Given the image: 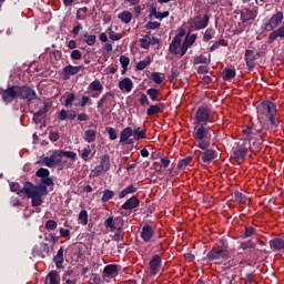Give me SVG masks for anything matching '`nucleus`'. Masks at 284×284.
I'll return each instance as SVG.
<instances>
[{
	"label": "nucleus",
	"instance_id": "nucleus-49",
	"mask_svg": "<svg viewBox=\"0 0 284 284\" xmlns=\"http://www.w3.org/2000/svg\"><path fill=\"white\" fill-rule=\"evenodd\" d=\"M146 94L150 97L151 101H159V94L161 93L159 89L151 88L146 90Z\"/></svg>",
	"mask_w": 284,
	"mask_h": 284
},
{
	"label": "nucleus",
	"instance_id": "nucleus-42",
	"mask_svg": "<svg viewBox=\"0 0 284 284\" xmlns=\"http://www.w3.org/2000/svg\"><path fill=\"white\" fill-rule=\"evenodd\" d=\"M118 19L122 21V23H130L132 21V12L130 11H122L121 13L118 14Z\"/></svg>",
	"mask_w": 284,
	"mask_h": 284
},
{
	"label": "nucleus",
	"instance_id": "nucleus-62",
	"mask_svg": "<svg viewBox=\"0 0 284 284\" xmlns=\"http://www.w3.org/2000/svg\"><path fill=\"white\" fill-rule=\"evenodd\" d=\"M75 100H77V95L74 93H69L64 101V106L70 108V105H72V103H74Z\"/></svg>",
	"mask_w": 284,
	"mask_h": 284
},
{
	"label": "nucleus",
	"instance_id": "nucleus-34",
	"mask_svg": "<svg viewBox=\"0 0 284 284\" xmlns=\"http://www.w3.org/2000/svg\"><path fill=\"white\" fill-rule=\"evenodd\" d=\"M236 78V70L235 69H227L225 68L222 71V79L223 81H232V79Z\"/></svg>",
	"mask_w": 284,
	"mask_h": 284
},
{
	"label": "nucleus",
	"instance_id": "nucleus-51",
	"mask_svg": "<svg viewBox=\"0 0 284 284\" xmlns=\"http://www.w3.org/2000/svg\"><path fill=\"white\" fill-rule=\"evenodd\" d=\"M82 41L89 45H94L97 43V36H90L88 32H84Z\"/></svg>",
	"mask_w": 284,
	"mask_h": 284
},
{
	"label": "nucleus",
	"instance_id": "nucleus-47",
	"mask_svg": "<svg viewBox=\"0 0 284 284\" xmlns=\"http://www.w3.org/2000/svg\"><path fill=\"white\" fill-rule=\"evenodd\" d=\"M114 235L112 237L113 241H123V236H125V232H123V229L121 226H118L114 231Z\"/></svg>",
	"mask_w": 284,
	"mask_h": 284
},
{
	"label": "nucleus",
	"instance_id": "nucleus-43",
	"mask_svg": "<svg viewBox=\"0 0 284 284\" xmlns=\"http://www.w3.org/2000/svg\"><path fill=\"white\" fill-rule=\"evenodd\" d=\"M152 63V57L148 55L145 59L141 60L136 63V70H145L148 65Z\"/></svg>",
	"mask_w": 284,
	"mask_h": 284
},
{
	"label": "nucleus",
	"instance_id": "nucleus-25",
	"mask_svg": "<svg viewBox=\"0 0 284 284\" xmlns=\"http://www.w3.org/2000/svg\"><path fill=\"white\" fill-rule=\"evenodd\" d=\"M34 252L40 258H45L47 254H50V245L47 243H40L34 247Z\"/></svg>",
	"mask_w": 284,
	"mask_h": 284
},
{
	"label": "nucleus",
	"instance_id": "nucleus-39",
	"mask_svg": "<svg viewBox=\"0 0 284 284\" xmlns=\"http://www.w3.org/2000/svg\"><path fill=\"white\" fill-rule=\"evenodd\" d=\"M232 197L235 203H242L243 205L247 203V196H245V194L239 191H234V193L232 194Z\"/></svg>",
	"mask_w": 284,
	"mask_h": 284
},
{
	"label": "nucleus",
	"instance_id": "nucleus-40",
	"mask_svg": "<svg viewBox=\"0 0 284 284\" xmlns=\"http://www.w3.org/2000/svg\"><path fill=\"white\" fill-rule=\"evenodd\" d=\"M239 250H256V242H254V239H251L248 241L245 242H241Z\"/></svg>",
	"mask_w": 284,
	"mask_h": 284
},
{
	"label": "nucleus",
	"instance_id": "nucleus-20",
	"mask_svg": "<svg viewBox=\"0 0 284 284\" xmlns=\"http://www.w3.org/2000/svg\"><path fill=\"white\" fill-rule=\"evenodd\" d=\"M52 108V102L44 101L43 106L40 108L36 113H33V123H41V116L43 114H48L50 112V109Z\"/></svg>",
	"mask_w": 284,
	"mask_h": 284
},
{
	"label": "nucleus",
	"instance_id": "nucleus-61",
	"mask_svg": "<svg viewBox=\"0 0 284 284\" xmlns=\"http://www.w3.org/2000/svg\"><path fill=\"white\" fill-rule=\"evenodd\" d=\"M106 132L109 134L110 141H116V139L119 138V135L116 133V129H114L112 126H108Z\"/></svg>",
	"mask_w": 284,
	"mask_h": 284
},
{
	"label": "nucleus",
	"instance_id": "nucleus-57",
	"mask_svg": "<svg viewBox=\"0 0 284 284\" xmlns=\"http://www.w3.org/2000/svg\"><path fill=\"white\" fill-rule=\"evenodd\" d=\"M190 163H192V158H184L179 161L178 168L180 170H185V168H187L190 165Z\"/></svg>",
	"mask_w": 284,
	"mask_h": 284
},
{
	"label": "nucleus",
	"instance_id": "nucleus-60",
	"mask_svg": "<svg viewBox=\"0 0 284 284\" xmlns=\"http://www.w3.org/2000/svg\"><path fill=\"white\" fill-rule=\"evenodd\" d=\"M92 154V150L87 146L82 150L80 156L83 159L85 162L90 161V155Z\"/></svg>",
	"mask_w": 284,
	"mask_h": 284
},
{
	"label": "nucleus",
	"instance_id": "nucleus-53",
	"mask_svg": "<svg viewBox=\"0 0 284 284\" xmlns=\"http://www.w3.org/2000/svg\"><path fill=\"white\" fill-rule=\"evenodd\" d=\"M159 112H161V106H159V104H152L146 110L148 116H154V114H159Z\"/></svg>",
	"mask_w": 284,
	"mask_h": 284
},
{
	"label": "nucleus",
	"instance_id": "nucleus-46",
	"mask_svg": "<svg viewBox=\"0 0 284 284\" xmlns=\"http://www.w3.org/2000/svg\"><path fill=\"white\" fill-rule=\"evenodd\" d=\"M100 165L106 170L108 172H110V168H111V163H110V155L104 154L100 158Z\"/></svg>",
	"mask_w": 284,
	"mask_h": 284
},
{
	"label": "nucleus",
	"instance_id": "nucleus-7",
	"mask_svg": "<svg viewBox=\"0 0 284 284\" xmlns=\"http://www.w3.org/2000/svg\"><path fill=\"white\" fill-rule=\"evenodd\" d=\"M191 32L194 30H205L210 24V14L195 16L193 19L189 21Z\"/></svg>",
	"mask_w": 284,
	"mask_h": 284
},
{
	"label": "nucleus",
	"instance_id": "nucleus-19",
	"mask_svg": "<svg viewBox=\"0 0 284 284\" xmlns=\"http://www.w3.org/2000/svg\"><path fill=\"white\" fill-rule=\"evenodd\" d=\"M282 23L283 11H277L270 18L268 22L266 23V28H270L271 30H276V28H278V26H281Z\"/></svg>",
	"mask_w": 284,
	"mask_h": 284
},
{
	"label": "nucleus",
	"instance_id": "nucleus-3",
	"mask_svg": "<svg viewBox=\"0 0 284 284\" xmlns=\"http://www.w3.org/2000/svg\"><path fill=\"white\" fill-rule=\"evenodd\" d=\"M256 110L258 119H267L273 128L278 125L276 123V114L278 113V110H276V104H274V102L264 100L257 105Z\"/></svg>",
	"mask_w": 284,
	"mask_h": 284
},
{
	"label": "nucleus",
	"instance_id": "nucleus-2",
	"mask_svg": "<svg viewBox=\"0 0 284 284\" xmlns=\"http://www.w3.org/2000/svg\"><path fill=\"white\" fill-rule=\"evenodd\" d=\"M210 128L200 124L194 126L193 139L195 141L196 148L200 150H207L212 145V133Z\"/></svg>",
	"mask_w": 284,
	"mask_h": 284
},
{
	"label": "nucleus",
	"instance_id": "nucleus-52",
	"mask_svg": "<svg viewBox=\"0 0 284 284\" xmlns=\"http://www.w3.org/2000/svg\"><path fill=\"white\" fill-rule=\"evenodd\" d=\"M252 236H256V229H254V226H246L243 239H252Z\"/></svg>",
	"mask_w": 284,
	"mask_h": 284
},
{
	"label": "nucleus",
	"instance_id": "nucleus-12",
	"mask_svg": "<svg viewBox=\"0 0 284 284\" xmlns=\"http://www.w3.org/2000/svg\"><path fill=\"white\" fill-rule=\"evenodd\" d=\"M81 70H83V65L74 67L72 64H69L63 68L62 72H61V77H62L63 81H69V79L71 77H74V74H79V72H81Z\"/></svg>",
	"mask_w": 284,
	"mask_h": 284
},
{
	"label": "nucleus",
	"instance_id": "nucleus-24",
	"mask_svg": "<svg viewBox=\"0 0 284 284\" xmlns=\"http://www.w3.org/2000/svg\"><path fill=\"white\" fill-rule=\"evenodd\" d=\"M214 248L224 253L230 258V242H227V239L225 237L220 239L216 246H214Z\"/></svg>",
	"mask_w": 284,
	"mask_h": 284
},
{
	"label": "nucleus",
	"instance_id": "nucleus-30",
	"mask_svg": "<svg viewBox=\"0 0 284 284\" xmlns=\"http://www.w3.org/2000/svg\"><path fill=\"white\" fill-rule=\"evenodd\" d=\"M111 99H114V92L108 91L102 95V98L97 102V108H102V105H106L110 103Z\"/></svg>",
	"mask_w": 284,
	"mask_h": 284
},
{
	"label": "nucleus",
	"instance_id": "nucleus-31",
	"mask_svg": "<svg viewBox=\"0 0 284 284\" xmlns=\"http://www.w3.org/2000/svg\"><path fill=\"white\" fill-rule=\"evenodd\" d=\"M152 32H148L142 39L139 40L140 48L143 50H150V45H152Z\"/></svg>",
	"mask_w": 284,
	"mask_h": 284
},
{
	"label": "nucleus",
	"instance_id": "nucleus-11",
	"mask_svg": "<svg viewBox=\"0 0 284 284\" xmlns=\"http://www.w3.org/2000/svg\"><path fill=\"white\" fill-rule=\"evenodd\" d=\"M244 136H246L244 140H247L250 142L251 139H254L257 134H261L263 132V126L261 125H245L242 130Z\"/></svg>",
	"mask_w": 284,
	"mask_h": 284
},
{
	"label": "nucleus",
	"instance_id": "nucleus-32",
	"mask_svg": "<svg viewBox=\"0 0 284 284\" xmlns=\"http://www.w3.org/2000/svg\"><path fill=\"white\" fill-rule=\"evenodd\" d=\"M108 171L101 164L97 165L91 173L89 174V179H97L98 176H103Z\"/></svg>",
	"mask_w": 284,
	"mask_h": 284
},
{
	"label": "nucleus",
	"instance_id": "nucleus-5",
	"mask_svg": "<svg viewBox=\"0 0 284 284\" xmlns=\"http://www.w3.org/2000/svg\"><path fill=\"white\" fill-rule=\"evenodd\" d=\"M18 99L32 103V101L38 99L37 91L29 85H18Z\"/></svg>",
	"mask_w": 284,
	"mask_h": 284
},
{
	"label": "nucleus",
	"instance_id": "nucleus-13",
	"mask_svg": "<svg viewBox=\"0 0 284 284\" xmlns=\"http://www.w3.org/2000/svg\"><path fill=\"white\" fill-rule=\"evenodd\" d=\"M161 265H163V260L161 258V255H153L149 262L150 272L153 276H156V274H159V272L161 271Z\"/></svg>",
	"mask_w": 284,
	"mask_h": 284
},
{
	"label": "nucleus",
	"instance_id": "nucleus-1",
	"mask_svg": "<svg viewBox=\"0 0 284 284\" xmlns=\"http://www.w3.org/2000/svg\"><path fill=\"white\" fill-rule=\"evenodd\" d=\"M36 176L40 179L38 185L32 184V182H27V186L24 187L27 199H31L32 207L43 205L42 196H48V187H53L54 185V180L50 178V170L45 168H40L36 172Z\"/></svg>",
	"mask_w": 284,
	"mask_h": 284
},
{
	"label": "nucleus",
	"instance_id": "nucleus-28",
	"mask_svg": "<svg viewBox=\"0 0 284 284\" xmlns=\"http://www.w3.org/2000/svg\"><path fill=\"white\" fill-rule=\"evenodd\" d=\"M53 263L57 270H63V247H60L57 255L53 256Z\"/></svg>",
	"mask_w": 284,
	"mask_h": 284
},
{
	"label": "nucleus",
	"instance_id": "nucleus-4",
	"mask_svg": "<svg viewBox=\"0 0 284 284\" xmlns=\"http://www.w3.org/2000/svg\"><path fill=\"white\" fill-rule=\"evenodd\" d=\"M247 150H250V141L240 140L232 148L231 159H235L236 161H243L245 156H247Z\"/></svg>",
	"mask_w": 284,
	"mask_h": 284
},
{
	"label": "nucleus",
	"instance_id": "nucleus-56",
	"mask_svg": "<svg viewBox=\"0 0 284 284\" xmlns=\"http://www.w3.org/2000/svg\"><path fill=\"white\" fill-rule=\"evenodd\" d=\"M141 128L133 130L134 141H141V139H145V131H140Z\"/></svg>",
	"mask_w": 284,
	"mask_h": 284
},
{
	"label": "nucleus",
	"instance_id": "nucleus-9",
	"mask_svg": "<svg viewBox=\"0 0 284 284\" xmlns=\"http://www.w3.org/2000/svg\"><path fill=\"white\" fill-rule=\"evenodd\" d=\"M154 234H156V226L144 224L140 233V237L144 243H153Z\"/></svg>",
	"mask_w": 284,
	"mask_h": 284
},
{
	"label": "nucleus",
	"instance_id": "nucleus-33",
	"mask_svg": "<svg viewBox=\"0 0 284 284\" xmlns=\"http://www.w3.org/2000/svg\"><path fill=\"white\" fill-rule=\"evenodd\" d=\"M47 281H49V284H60L61 275H59V272L57 271H50L47 275Z\"/></svg>",
	"mask_w": 284,
	"mask_h": 284
},
{
	"label": "nucleus",
	"instance_id": "nucleus-14",
	"mask_svg": "<svg viewBox=\"0 0 284 284\" xmlns=\"http://www.w3.org/2000/svg\"><path fill=\"white\" fill-rule=\"evenodd\" d=\"M203 152H201V161L202 163H212V161H216L219 159V152L214 149H202Z\"/></svg>",
	"mask_w": 284,
	"mask_h": 284
},
{
	"label": "nucleus",
	"instance_id": "nucleus-17",
	"mask_svg": "<svg viewBox=\"0 0 284 284\" xmlns=\"http://www.w3.org/2000/svg\"><path fill=\"white\" fill-rule=\"evenodd\" d=\"M88 90L90 92H93L91 94L92 99H99V97H101V94L103 93V84H101V81L99 79H95L89 84Z\"/></svg>",
	"mask_w": 284,
	"mask_h": 284
},
{
	"label": "nucleus",
	"instance_id": "nucleus-22",
	"mask_svg": "<svg viewBox=\"0 0 284 284\" xmlns=\"http://www.w3.org/2000/svg\"><path fill=\"white\" fill-rule=\"evenodd\" d=\"M134 88V82L130 78H123L119 81V89L121 92H132Z\"/></svg>",
	"mask_w": 284,
	"mask_h": 284
},
{
	"label": "nucleus",
	"instance_id": "nucleus-64",
	"mask_svg": "<svg viewBox=\"0 0 284 284\" xmlns=\"http://www.w3.org/2000/svg\"><path fill=\"white\" fill-rule=\"evenodd\" d=\"M90 284H101V276L97 273H93L89 280Z\"/></svg>",
	"mask_w": 284,
	"mask_h": 284
},
{
	"label": "nucleus",
	"instance_id": "nucleus-41",
	"mask_svg": "<svg viewBox=\"0 0 284 284\" xmlns=\"http://www.w3.org/2000/svg\"><path fill=\"white\" fill-rule=\"evenodd\" d=\"M84 141L87 143H94L97 141V131L89 129L84 132Z\"/></svg>",
	"mask_w": 284,
	"mask_h": 284
},
{
	"label": "nucleus",
	"instance_id": "nucleus-44",
	"mask_svg": "<svg viewBox=\"0 0 284 284\" xmlns=\"http://www.w3.org/2000/svg\"><path fill=\"white\" fill-rule=\"evenodd\" d=\"M114 199V191L106 189L102 192L101 203H108Z\"/></svg>",
	"mask_w": 284,
	"mask_h": 284
},
{
	"label": "nucleus",
	"instance_id": "nucleus-15",
	"mask_svg": "<svg viewBox=\"0 0 284 284\" xmlns=\"http://www.w3.org/2000/svg\"><path fill=\"white\" fill-rule=\"evenodd\" d=\"M14 99H18V85L8 87L4 89L2 101L8 105V103H12Z\"/></svg>",
	"mask_w": 284,
	"mask_h": 284
},
{
	"label": "nucleus",
	"instance_id": "nucleus-21",
	"mask_svg": "<svg viewBox=\"0 0 284 284\" xmlns=\"http://www.w3.org/2000/svg\"><path fill=\"white\" fill-rule=\"evenodd\" d=\"M268 245L273 252H284V239L274 237L268 242Z\"/></svg>",
	"mask_w": 284,
	"mask_h": 284
},
{
	"label": "nucleus",
	"instance_id": "nucleus-45",
	"mask_svg": "<svg viewBox=\"0 0 284 284\" xmlns=\"http://www.w3.org/2000/svg\"><path fill=\"white\" fill-rule=\"evenodd\" d=\"M151 79L154 83H156L158 85H161V83H163V81H165V74L159 73V72H152Z\"/></svg>",
	"mask_w": 284,
	"mask_h": 284
},
{
	"label": "nucleus",
	"instance_id": "nucleus-59",
	"mask_svg": "<svg viewBox=\"0 0 284 284\" xmlns=\"http://www.w3.org/2000/svg\"><path fill=\"white\" fill-rule=\"evenodd\" d=\"M78 220L82 225H88V211L87 210L80 211Z\"/></svg>",
	"mask_w": 284,
	"mask_h": 284
},
{
	"label": "nucleus",
	"instance_id": "nucleus-55",
	"mask_svg": "<svg viewBox=\"0 0 284 284\" xmlns=\"http://www.w3.org/2000/svg\"><path fill=\"white\" fill-rule=\"evenodd\" d=\"M216 34V31L214 29H206L203 41L207 43V41H211V39H214V36Z\"/></svg>",
	"mask_w": 284,
	"mask_h": 284
},
{
	"label": "nucleus",
	"instance_id": "nucleus-58",
	"mask_svg": "<svg viewBox=\"0 0 284 284\" xmlns=\"http://www.w3.org/2000/svg\"><path fill=\"white\" fill-rule=\"evenodd\" d=\"M45 230H48L49 232H54V230H57L58 224L57 221L54 220H48L44 224Z\"/></svg>",
	"mask_w": 284,
	"mask_h": 284
},
{
	"label": "nucleus",
	"instance_id": "nucleus-10",
	"mask_svg": "<svg viewBox=\"0 0 284 284\" xmlns=\"http://www.w3.org/2000/svg\"><path fill=\"white\" fill-rule=\"evenodd\" d=\"M61 150H55L52 152L51 156H45L42 159V163L47 165V168H55V165H61Z\"/></svg>",
	"mask_w": 284,
	"mask_h": 284
},
{
	"label": "nucleus",
	"instance_id": "nucleus-27",
	"mask_svg": "<svg viewBox=\"0 0 284 284\" xmlns=\"http://www.w3.org/2000/svg\"><path fill=\"white\" fill-rule=\"evenodd\" d=\"M180 49H181V39L173 38L172 42L169 45V52L171 54H174V57H176V54H180Z\"/></svg>",
	"mask_w": 284,
	"mask_h": 284
},
{
	"label": "nucleus",
	"instance_id": "nucleus-18",
	"mask_svg": "<svg viewBox=\"0 0 284 284\" xmlns=\"http://www.w3.org/2000/svg\"><path fill=\"white\" fill-rule=\"evenodd\" d=\"M256 17H258V8L244 9L241 13V21L242 23H247V21H254Z\"/></svg>",
	"mask_w": 284,
	"mask_h": 284
},
{
	"label": "nucleus",
	"instance_id": "nucleus-48",
	"mask_svg": "<svg viewBox=\"0 0 284 284\" xmlns=\"http://www.w3.org/2000/svg\"><path fill=\"white\" fill-rule=\"evenodd\" d=\"M200 63H204V65H209V63H210V54H207V55H204V54L197 55L194 59V65H199Z\"/></svg>",
	"mask_w": 284,
	"mask_h": 284
},
{
	"label": "nucleus",
	"instance_id": "nucleus-36",
	"mask_svg": "<svg viewBox=\"0 0 284 284\" xmlns=\"http://www.w3.org/2000/svg\"><path fill=\"white\" fill-rule=\"evenodd\" d=\"M28 185V182L24 183L23 187L21 189V184H19L18 182H13L10 185V190L11 192H17V194L21 195V194H26V196H28V193L24 192L26 187Z\"/></svg>",
	"mask_w": 284,
	"mask_h": 284
},
{
	"label": "nucleus",
	"instance_id": "nucleus-37",
	"mask_svg": "<svg viewBox=\"0 0 284 284\" xmlns=\"http://www.w3.org/2000/svg\"><path fill=\"white\" fill-rule=\"evenodd\" d=\"M139 189L134 184H130L124 190H122L119 194V199H125L128 194H134Z\"/></svg>",
	"mask_w": 284,
	"mask_h": 284
},
{
	"label": "nucleus",
	"instance_id": "nucleus-16",
	"mask_svg": "<svg viewBox=\"0 0 284 284\" xmlns=\"http://www.w3.org/2000/svg\"><path fill=\"white\" fill-rule=\"evenodd\" d=\"M258 52L254 53V51L250 49L245 51V63L250 72L256 68V57H258Z\"/></svg>",
	"mask_w": 284,
	"mask_h": 284
},
{
	"label": "nucleus",
	"instance_id": "nucleus-29",
	"mask_svg": "<svg viewBox=\"0 0 284 284\" xmlns=\"http://www.w3.org/2000/svg\"><path fill=\"white\" fill-rule=\"evenodd\" d=\"M130 136H133V130L132 126H126L120 133V143H128Z\"/></svg>",
	"mask_w": 284,
	"mask_h": 284
},
{
	"label": "nucleus",
	"instance_id": "nucleus-54",
	"mask_svg": "<svg viewBox=\"0 0 284 284\" xmlns=\"http://www.w3.org/2000/svg\"><path fill=\"white\" fill-rule=\"evenodd\" d=\"M196 33H193V34H187L185 37V40H184V44L187 45L189 48H192V45H194V43H196Z\"/></svg>",
	"mask_w": 284,
	"mask_h": 284
},
{
	"label": "nucleus",
	"instance_id": "nucleus-63",
	"mask_svg": "<svg viewBox=\"0 0 284 284\" xmlns=\"http://www.w3.org/2000/svg\"><path fill=\"white\" fill-rule=\"evenodd\" d=\"M70 57L72 61H81L83 54L78 49H73V51H71Z\"/></svg>",
	"mask_w": 284,
	"mask_h": 284
},
{
	"label": "nucleus",
	"instance_id": "nucleus-50",
	"mask_svg": "<svg viewBox=\"0 0 284 284\" xmlns=\"http://www.w3.org/2000/svg\"><path fill=\"white\" fill-rule=\"evenodd\" d=\"M60 154L62 158L64 156L65 159H70V161H72V163H74V161H77V154L74 153V151L60 150Z\"/></svg>",
	"mask_w": 284,
	"mask_h": 284
},
{
	"label": "nucleus",
	"instance_id": "nucleus-38",
	"mask_svg": "<svg viewBox=\"0 0 284 284\" xmlns=\"http://www.w3.org/2000/svg\"><path fill=\"white\" fill-rule=\"evenodd\" d=\"M116 221H121V217H116L115 220H114V217H112V216L108 217V219L104 221V227H105L106 230H110V232H114V230L116 229V227H115Z\"/></svg>",
	"mask_w": 284,
	"mask_h": 284
},
{
	"label": "nucleus",
	"instance_id": "nucleus-35",
	"mask_svg": "<svg viewBox=\"0 0 284 284\" xmlns=\"http://www.w3.org/2000/svg\"><path fill=\"white\" fill-rule=\"evenodd\" d=\"M105 276H116L119 274V266L116 264H109L103 270Z\"/></svg>",
	"mask_w": 284,
	"mask_h": 284
},
{
	"label": "nucleus",
	"instance_id": "nucleus-6",
	"mask_svg": "<svg viewBox=\"0 0 284 284\" xmlns=\"http://www.w3.org/2000/svg\"><path fill=\"white\" fill-rule=\"evenodd\" d=\"M195 121L199 125H205L212 121V110L207 105L200 106L195 112Z\"/></svg>",
	"mask_w": 284,
	"mask_h": 284
},
{
	"label": "nucleus",
	"instance_id": "nucleus-26",
	"mask_svg": "<svg viewBox=\"0 0 284 284\" xmlns=\"http://www.w3.org/2000/svg\"><path fill=\"white\" fill-rule=\"evenodd\" d=\"M276 39H284V26H281L280 28L270 33L268 43H274Z\"/></svg>",
	"mask_w": 284,
	"mask_h": 284
},
{
	"label": "nucleus",
	"instance_id": "nucleus-23",
	"mask_svg": "<svg viewBox=\"0 0 284 284\" xmlns=\"http://www.w3.org/2000/svg\"><path fill=\"white\" fill-rule=\"evenodd\" d=\"M139 205H141V201H139V197L132 196L121 205V210H136Z\"/></svg>",
	"mask_w": 284,
	"mask_h": 284
},
{
	"label": "nucleus",
	"instance_id": "nucleus-8",
	"mask_svg": "<svg viewBox=\"0 0 284 284\" xmlns=\"http://www.w3.org/2000/svg\"><path fill=\"white\" fill-rule=\"evenodd\" d=\"M227 258H230V256L215 248V246L206 254V261L214 263V265H221L224 261H227Z\"/></svg>",
	"mask_w": 284,
	"mask_h": 284
}]
</instances>
